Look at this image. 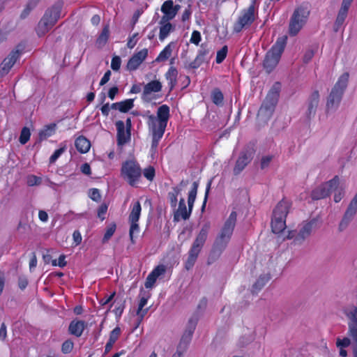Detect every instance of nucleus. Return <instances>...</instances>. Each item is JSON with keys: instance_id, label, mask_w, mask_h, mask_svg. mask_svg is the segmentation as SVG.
<instances>
[{"instance_id": "nucleus-1", "label": "nucleus", "mask_w": 357, "mask_h": 357, "mask_svg": "<svg viewBox=\"0 0 357 357\" xmlns=\"http://www.w3.org/2000/svg\"><path fill=\"white\" fill-rule=\"evenodd\" d=\"M169 107L162 105L158 108L157 116H147V125L151 134H164L169 119Z\"/></svg>"}, {"instance_id": "nucleus-2", "label": "nucleus", "mask_w": 357, "mask_h": 357, "mask_svg": "<svg viewBox=\"0 0 357 357\" xmlns=\"http://www.w3.org/2000/svg\"><path fill=\"white\" fill-rule=\"evenodd\" d=\"M236 212L232 211L229 215L228 218L224 222L218 235L215 238L214 247L215 248L218 249L220 252L225 249L231 238L234 227L236 226Z\"/></svg>"}, {"instance_id": "nucleus-3", "label": "nucleus", "mask_w": 357, "mask_h": 357, "mask_svg": "<svg viewBox=\"0 0 357 357\" xmlns=\"http://www.w3.org/2000/svg\"><path fill=\"white\" fill-rule=\"evenodd\" d=\"M197 188H198V183L196 181H195L192 183V188L188 194V209H187L184 198L181 197L180 199L178 208L174 209V221L178 222L181 220H186L190 218V216L192 213L194 203L196 199Z\"/></svg>"}, {"instance_id": "nucleus-4", "label": "nucleus", "mask_w": 357, "mask_h": 357, "mask_svg": "<svg viewBox=\"0 0 357 357\" xmlns=\"http://www.w3.org/2000/svg\"><path fill=\"white\" fill-rule=\"evenodd\" d=\"M287 43V37L278 38L271 49L266 53L264 67L267 73H271L278 65Z\"/></svg>"}, {"instance_id": "nucleus-5", "label": "nucleus", "mask_w": 357, "mask_h": 357, "mask_svg": "<svg viewBox=\"0 0 357 357\" xmlns=\"http://www.w3.org/2000/svg\"><path fill=\"white\" fill-rule=\"evenodd\" d=\"M289 207V202L282 199L275 208L271 220V228L273 233L280 234L286 228V217Z\"/></svg>"}, {"instance_id": "nucleus-6", "label": "nucleus", "mask_w": 357, "mask_h": 357, "mask_svg": "<svg viewBox=\"0 0 357 357\" xmlns=\"http://www.w3.org/2000/svg\"><path fill=\"white\" fill-rule=\"evenodd\" d=\"M281 85L279 82H275L269 90L263 104L261 105L258 116L265 119H269L278 103Z\"/></svg>"}, {"instance_id": "nucleus-7", "label": "nucleus", "mask_w": 357, "mask_h": 357, "mask_svg": "<svg viewBox=\"0 0 357 357\" xmlns=\"http://www.w3.org/2000/svg\"><path fill=\"white\" fill-rule=\"evenodd\" d=\"M61 9V5L58 4L52 6L45 12L36 28V32L39 36H44L56 24L60 17Z\"/></svg>"}, {"instance_id": "nucleus-8", "label": "nucleus", "mask_w": 357, "mask_h": 357, "mask_svg": "<svg viewBox=\"0 0 357 357\" xmlns=\"http://www.w3.org/2000/svg\"><path fill=\"white\" fill-rule=\"evenodd\" d=\"M310 15L307 6H301L294 11L289 24V33L291 36H296L306 24Z\"/></svg>"}, {"instance_id": "nucleus-9", "label": "nucleus", "mask_w": 357, "mask_h": 357, "mask_svg": "<svg viewBox=\"0 0 357 357\" xmlns=\"http://www.w3.org/2000/svg\"><path fill=\"white\" fill-rule=\"evenodd\" d=\"M142 171L139 164L133 160H129L122 164L121 175L131 186H136L139 182Z\"/></svg>"}, {"instance_id": "nucleus-10", "label": "nucleus", "mask_w": 357, "mask_h": 357, "mask_svg": "<svg viewBox=\"0 0 357 357\" xmlns=\"http://www.w3.org/2000/svg\"><path fill=\"white\" fill-rule=\"evenodd\" d=\"M257 5L252 1L248 8L243 9L239 15L237 21L234 24V31L241 32L243 29L249 27L255 20L257 15Z\"/></svg>"}, {"instance_id": "nucleus-11", "label": "nucleus", "mask_w": 357, "mask_h": 357, "mask_svg": "<svg viewBox=\"0 0 357 357\" xmlns=\"http://www.w3.org/2000/svg\"><path fill=\"white\" fill-rule=\"evenodd\" d=\"M340 179L338 176H335L333 178L326 182L312 192V198L313 199H321L328 197L334 188L339 186Z\"/></svg>"}, {"instance_id": "nucleus-12", "label": "nucleus", "mask_w": 357, "mask_h": 357, "mask_svg": "<svg viewBox=\"0 0 357 357\" xmlns=\"http://www.w3.org/2000/svg\"><path fill=\"white\" fill-rule=\"evenodd\" d=\"M314 224V220H311L310 222L302 223L300 225L298 231H289L287 238L289 239L294 238L295 241H296L298 243H301L310 236L313 230Z\"/></svg>"}, {"instance_id": "nucleus-13", "label": "nucleus", "mask_w": 357, "mask_h": 357, "mask_svg": "<svg viewBox=\"0 0 357 357\" xmlns=\"http://www.w3.org/2000/svg\"><path fill=\"white\" fill-rule=\"evenodd\" d=\"M197 325V321L195 319H190L186 326L183 334L180 340L177 349L183 351V353L186 350L188 344L191 342L192 334L195 331Z\"/></svg>"}, {"instance_id": "nucleus-14", "label": "nucleus", "mask_w": 357, "mask_h": 357, "mask_svg": "<svg viewBox=\"0 0 357 357\" xmlns=\"http://www.w3.org/2000/svg\"><path fill=\"white\" fill-rule=\"evenodd\" d=\"M253 155L252 149H246L241 152L233 170L235 175L239 174L251 162Z\"/></svg>"}, {"instance_id": "nucleus-15", "label": "nucleus", "mask_w": 357, "mask_h": 357, "mask_svg": "<svg viewBox=\"0 0 357 357\" xmlns=\"http://www.w3.org/2000/svg\"><path fill=\"white\" fill-rule=\"evenodd\" d=\"M354 0H342L341 7L338 11L333 29L334 31L337 32L340 27L343 25L348 14L349 7Z\"/></svg>"}, {"instance_id": "nucleus-16", "label": "nucleus", "mask_w": 357, "mask_h": 357, "mask_svg": "<svg viewBox=\"0 0 357 357\" xmlns=\"http://www.w3.org/2000/svg\"><path fill=\"white\" fill-rule=\"evenodd\" d=\"M319 102V93L318 91H313L307 102V110L305 112V116L308 120L314 117Z\"/></svg>"}, {"instance_id": "nucleus-17", "label": "nucleus", "mask_w": 357, "mask_h": 357, "mask_svg": "<svg viewBox=\"0 0 357 357\" xmlns=\"http://www.w3.org/2000/svg\"><path fill=\"white\" fill-rule=\"evenodd\" d=\"M357 211V192L354 197L351 201L340 223V228L341 229H345L349 222L352 220L354 215Z\"/></svg>"}, {"instance_id": "nucleus-18", "label": "nucleus", "mask_w": 357, "mask_h": 357, "mask_svg": "<svg viewBox=\"0 0 357 357\" xmlns=\"http://www.w3.org/2000/svg\"><path fill=\"white\" fill-rule=\"evenodd\" d=\"M148 56V49L144 48L134 54L127 63V69L130 71L135 70L146 59Z\"/></svg>"}, {"instance_id": "nucleus-19", "label": "nucleus", "mask_w": 357, "mask_h": 357, "mask_svg": "<svg viewBox=\"0 0 357 357\" xmlns=\"http://www.w3.org/2000/svg\"><path fill=\"white\" fill-rule=\"evenodd\" d=\"M179 8V6H174L173 1H165L161 6V11L164 14L163 16L161 17V20H162L163 22H165L166 21H169L174 19Z\"/></svg>"}, {"instance_id": "nucleus-20", "label": "nucleus", "mask_w": 357, "mask_h": 357, "mask_svg": "<svg viewBox=\"0 0 357 357\" xmlns=\"http://www.w3.org/2000/svg\"><path fill=\"white\" fill-rule=\"evenodd\" d=\"M117 130V144L119 146H123L130 139V130L126 128L125 123L122 121L116 122Z\"/></svg>"}, {"instance_id": "nucleus-21", "label": "nucleus", "mask_w": 357, "mask_h": 357, "mask_svg": "<svg viewBox=\"0 0 357 357\" xmlns=\"http://www.w3.org/2000/svg\"><path fill=\"white\" fill-rule=\"evenodd\" d=\"M161 89L162 84L160 81H151L144 86L142 93V98L145 100H150L151 99V94L153 93L160 92Z\"/></svg>"}, {"instance_id": "nucleus-22", "label": "nucleus", "mask_w": 357, "mask_h": 357, "mask_svg": "<svg viewBox=\"0 0 357 357\" xmlns=\"http://www.w3.org/2000/svg\"><path fill=\"white\" fill-rule=\"evenodd\" d=\"M20 52L18 50L12 51L10 54L3 61L0 66L3 74H7L17 60L19 59Z\"/></svg>"}, {"instance_id": "nucleus-23", "label": "nucleus", "mask_w": 357, "mask_h": 357, "mask_svg": "<svg viewBox=\"0 0 357 357\" xmlns=\"http://www.w3.org/2000/svg\"><path fill=\"white\" fill-rule=\"evenodd\" d=\"M342 94L337 92L335 90L331 91L326 102V110L334 111L335 110L341 101Z\"/></svg>"}, {"instance_id": "nucleus-24", "label": "nucleus", "mask_w": 357, "mask_h": 357, "mask_svg": "<svg viewBox=\"0 0 357 357\" xmlns=\"http://www.w3.org/2000/svg\"><path fill=\"white\" fill-rule=\"evenodd\" d=\"M342 312L347 319L348 327L357 324V307L356 305H347L343 308Z\"/></svg>"}, {"instance_id": "nucleus-25", "label": "nucleus", "mask_w": 357, "mask_h": 357, "mask_svg": "<svg viewBox=\"0 0 357 357\" xmlns=\"http://www.w3.org/2000/svg\"><path fill=\"white\" fill-rule=\"evenodd\" d=\"M86 327V323L81 320H73L69 325V333L76 337H80Z\"/></svg>"}, {"instance_id": "nucleus-26", "label": "nucleus", "mask_w": 357, "mask_h": 357, "mask_svg": "<svg viewBox=\"0 0 357 357\" xmlns=\"http://www.w3.org/2000/svg\"><path fill=\"white\" fill-rule=\"evenodd\" d=\"M211 228V224L210 222H207L205 224H204L202 227V229L198 234L197 236L196 237L195 241L193 243L199 245L201 247H203L208 236V233Z\"/></svg>"}, {"instance_id": "nucleus-27", "label": "nucleus", "mask_w": 357, "mask_h": 357, "mask_svg": "<svg viewBox=\"0 0 357 357\" xmlns=\"http://www.w3.org/2000/svg\"><path fill=\"white\" fill-rule=\"evenodd\" d=\"M206 54L207 52L206 50H200L192 61L185 63L184 67L187 69L198 68L204 63Z\"/></svg>"}, {"instance_id": "nucleus-28", "label": "nucleus", "mask_w": 357, "mask_h": 357, "mask_svg": "<svg viewBox=\"0 0 357 357\" xmlns=\"http://www.w3.org/2000/svg\"><path fill=\"white\" fill-rule=\"evenodd\" d=\"M134 107L133 99H126L123 101L112 104V109L119 110L121 112H127Z\"/></svg>"}, {"instance_id": "nucleus-29", "label": "nucleus", "mask_w": 357, "mask_h": 357, "mask_svg": "<svg viewBox=\"0 0 357 357\" xmlns=\"http://www.w3.org/2000/svg\"><path fill=\"white\" fill-rule=\"evenodd\" d=\"M148 298L147 297H142L139 300V303L138 305V308L137 310V316L138 317V321L136 324L135 328H137L140 323L142 322V319H144V316L148 312L149 308H145L144 309V307L147 304Z\"/></svg>"}, {"instance_id": "nucleus-30", "label": "nucleus", "mask_w": 357, "mask_h": 357, "mask_svg": "<svg viewBox=\"0 0 357 357\" xmlns=\"http://www.w3.org/2000/svg\"><path fill=\"white\" fill-rule=\"evenodd\" d=\"M165 76L170 90H172L177 84L178 70L174 66H170Z\"/></svg>"}, {"instance_id": "nucleus-31", "label": "nucleus", "mask_w": 357, "mask_h": 357, "mask_svg": "<svg viewBox=\"0 0 357 357\" xmlns=\"http://www.w3.org/2000/svg\"><path fill=\"white\" fill-rule=\"evenodd\" d=\"M75 146L79 152L85 153L89 151L91 143L86 137L79 136L76 139Z\"/></svg>"}, {"instance_id": "nucleus-32", "label": "nucleus", "mask_w": 357, "mask_h": 357, "mask_svg": "<svg viewBox=\"0 0 357 357\" xmlns=\"http://www.w3.org/2000/svg\"><path fill=\"white\" fill-rule=\"evenodd\" d=\"M160 33H159V39L162 41L164 40L169 34V33L173 30V26L169 22V21L163 22L162 20L160 21Z\"/></svg>"}, {"instance_id": "nucleus-33", "label": "nucleus", "mask_w": 357, "mask_h": 357, "mask_svg": "<svg viewBox=\"0 0 357 357\" xmlns=\"http://www.w3.org/2000/svg\"><path fill=\"white\" fill-rule=\"evenodd\" d=\"M172 54V43L168 44L160 52L158 56L154 60L155 63L165 62L168 60Z\"/></svg>"}, {"instance_id": "nucleus-34", "label": "nucleus", "mask_w": 357, "mask_h": 357, "mask_svg": "<svg viewBox=\"0 0 357 357\" xmlns=\"http://www.w3.org/2000/svg\"><path fill=\"white\" fill-rule=\"evenodd\" d=\"M349 74L344 73L342 74L338 79L337 82L335 84L334 87L332 89L333 90L337 91V92H340L343 94L344 89H346L348 83Z\"/></svg>"}, {"instance_id": "nucleus-35", "label": "nucleus", "mask_w": 357, "mask_h": 357, "mask_svg": "<svg viewBox=\"0 0 357 357\" xmlns=\"http://www.w3.org/2000/svg\"><path fill=\"white\" fill-rule=\"evenodd\" d=\"M269 280L270 277L268 275H260L252 285V292L253 294H257Z\"/></svg>"}, {"instance_id": "nucleus-36", "label": "nucleus", "mask_w": 357, "mask_h": 357, "mask_svg": "<svg viewBox=\"0 0 357 357\" xmlns=\"http://www.w3.org/2000/svg\"><path fill=\"white\" fill-rule=\"evenodd\" d=\"M141 211L142 207L140 203L139 202H135L132 206V210L129 215V221L138 222L140 217Z\"/></svg>"}, {"instance_id": "nucleus-37", "label": "nucleus", "mask_w": 357, "mask_h": 357, "mask_svg": "<svg viewBox=\"0 0 357 357\" xmlns=\"http://www.w3.org/2000/svg\"><path fill=\"white\" fill-rule=\"evenodd\" d=\"M56 130V124L52 123L50 125L45 126L40 132H39V137L40 140H43L47 139V137L52 136L55 132Z\"/></svg>"}, {"instance_id": "nucleus-38", "label": "nucleus", "mask_w": 357, "mask_h": 357, "mask_svg": "<svg viewBox=\"0 0 357 357\" xmlns=\"http://www.w3.org/2000/svg\"><path fill=\"white\" fill-rule=\"evenodd\" d=\"M109 27L108 26H106L103 28L100 35L99 36L96 41V44L99 47H102L107 43L109 38Z\"/></svg>"}, {"instance_id": "nucleus-39", "label": "nucleus", "mask_w": 357, "mask_h": 357, "mask_svg": "<svg viewBox=\"0 0 357 357\" xmlns=\"http://www.w3.org/2000/svg\"><path fill=\"white\" fill-rule=\"evenodd\" d=\"M181 193H179V189L178 188H172V190L168 192L167 199H168V200H169V202L170 203L171 207L173 209H175L176 207V205H177V197Z\"/></svg>"}, {"instance_id": "nucleus-40", "label": "nucleus", "mask_w": 357, "mask_h": 357, "mask_svg": "<svg viewBox=\"0 0 357 357\" xmlns=\"http://www.w3.org/2000/svg\"><path fill=\"white\" fill-rule=\"evenodd\" d=\"M66 142H64L60 144V148L56 149L50 158V162L54 163L61 156V155L66 150Z\"/></svg>"}, {"instance_id": "nucleus-41", "label": "nucleus", "mask_w": 357, "mask_h": 357, "mask_svg": "<svg viewBox=\"0 0 357 357\" xmlns=\"http://www.w3.org/2000/svg\"><path fill=\"white\" fill-rule=\"evenodd\" d=\"M212 101L216 105H222L223 102V94L221 91L218 89H215L211 93Z\"/></svg>"}, {"instance_id": "nucleus-42", "label": "nucleus", "mask_w": 357, "mask_h": 357, "mask_svg": "<svg viewBox=\"0 0 357 357\" xmlns=\"http://www.w3.org/2000/svg\"><path fill=\"white\" fill-rule=\"evenodd\" d=\"M130 222V228L129 231V235L130 238V241L132 243H135V238L137 237L139 233V227L137 222Z\"/></svg>"}, {"instance_id": "nucleus-43", "label": "nucleus", "mask_w": 357, "mask_h": 357, "mask_svg": "<svg viewBox=\"0 0 357 357\" xmlns=\"http://www.w3.org/2000/svg\"><path fill=\"white\" fill-rule=\"evenodd\" d=\"M31 132L28 128L24 127L22 128L19 141L22 144H25L30 139Z\"/></svg>"}, {"instance_id": "nucleus-44", "label": "nucleus", "mask_w": 357, "mask_h": 357, "mask_svg": "<svg viewBox=\"0 0 357 357\" xmlns=\"http://www.w3.org/2000/svg\"><path fill=\"white\" fill-rule=\"evenodd\" d=\"M42 183V178L35 175H29L26 177V183L29 186L39 185Z\"/></svg>"}, {"instance_id": "nucleus-45", "label": "nucleus", "mask_w": 357, "mask_h": 357, "mask_svg": "<svg viewBox=\"0 0 357 357\" xmlns=\"http://www.w3.org/2000/svg\"><path fill=\"white\" fill-rule=\"evenodd\" d=\"M273 158V156L271 155H263L260 160V168L261 169L267 168L270 165Z\"/></svg>"}, {"instance_id": "nucleus-46", "label": "nucleus", "mask_w": 357, "mask_h": 357, "mask_svg": "<svg viewBox=\"0 0 357 357\" xmlns=\"http://www.w3.org/2000/svg\"><path fill=\"white\" fill-rule=\"evenodd\" d=\"M227 54V47L225 45L217 52L216 63H221L225 59Z\"/></svg>"}, {"instance_id": "nucleus-47", "label": "nucleus", "mask_w": 357, "mask_h": 357, "mask_svg": "<svg viewBox=\"0 0 357 357\" xmlns=\"http://www.w3.org/2000/svg\"><path fill=\"white\" fill-rule=\"evenodd\" d=\"M121 334V329L119 327L114 328L109 334L108 342L114 344L116 341L119 339Z\"/></svg>"}, {"instance_id": "nucleus-48", "label": "nucleus", "mask_w": 357, "mask_h": 357, "mask_svg": "<svg viewBox=\"0 0 357 357\" xmlns=\"http://www.w3.org/2000/svg\"><path fill=\"white\" fill-rule=\"evenodd\" d=\"M144 176L149 181H151L155 177V169L152 166L145 168L142 172Z\"/></svg>"}, {"instance_id": "nucleus-49", "label": "nucleus", "mask_w": 357, "mask_h": 357, "mask_svg": "<svg viewBox=\"0 0 357 357\" xmlns=\"http://www.w3.org/2000/svg\"><path fill=\"white\" fill-rule=\"evenodd\" d=\"M348 335L354 341L355 344H357V324L348 327Z\"/></svg>"}, {"instance_id": "nucleus-50", "label": "nucleus", "mask_w": 357, "mask_h": 357, "mask_svg": "<svg viewBox=\"0 0 357 357\" xmlns=\"http://www.w3.org/2000/svg\"><path fill=\"white\" fill-rule=\"evenodd\" d=\"M333 191L335 192L334 195V201L335 202L337 203L341 201V199L343 198L344 195V191L342 188H338V186L336 188H334Z\"/></svg>"}, {"instance_id": "nucleus-51", "label": "nucleus", "mask_w": 357, "mask_h": 357, "mask_svg": "<svg viewBox=\"0 0 357 357\" xmlns=\"http://www.w3.org/2000/svg\"><path fill=\"white\" fill-rule=\"evenodd\" d=\"M73 342L71 340H68L62 344L61 351L63 354H69L73 350Z\"/></svg>"}, {"instance_id": "nucleus-52", "label": "nucleus", "mask_w": 357, "mask_h": 357, "mask_svg": "<svg viewBox=\"0 0 357 357\" xmlns=\"http://www.w3.org/2000/svg\"><path fill=\"white\" fill-rule=\"evenodd\" d=\"M121 59L119 56H114L111 61V68L114 71H118L121 68Z\"/></svg>"}, {"instance_id": "nucleus-53", "label": "nucleus", "mask_w": 357, "mask_h": 357, "mask_svg": "<svg viewBox=\"0 0 357 357\" xmlns=\"http://www.w3.org/2000/svg\"><path fill=\"white\" fill-rule=\"evenodd\" d=\"M89 196L92 200L95 202H99L101 199L100 193L97 188L90 189L89 192Z\"/></svg>"}, {"instance_id": "nucleus-54", "label": "nucleus", "mask_w": 357, "mask_h": 357, "mask_svg": "<svg viewBox=\"0 0 357 357\" xmlns=\"http://www.w3.org/2000/svg\"><path fill=\"white\" fill-rule=\"evenodd\" d=\"M116 230V225L112 224L109 225V227L107 229L106 232L103 237V241H108L114 234Z\"/></svg>"}, {"instance_id": "nucleus-55", "label": "nucleus", "mask_w": 357, "mask_h": 357, "mask_svg": "<svg viewBox=\"0 0 357 357\" xmlns=\"http://www.w3.org/2000/svg\"><path fill=\"white\" fill-rule=\"evenodd\" d=\"M158 278L155 276L151 272L149 273V275L147 276L144 286L146 288H151L153 284H155L156 280Z\"/></svg>"}, {"instance_id": "nucleus-56", "label": "nucleus", "mask_w": 357, "mask_h": 357, "mask_svg": "<svg viewBox=\"0 0 357 357\" xmlns=\"http://www.w3.org/2000/svg\"><path fill=\"white\" fill-rule=\"evenodd\" d=\"M351 340L349 337H344L343 339L337 338L336 345L338 348H345L349 346Z\"/></svg>"}, {"instance_id": "nucleus-57", "label": "nucleus", "mask_w": 357, "mask_h": 357, "mask_svg": "<svg viewBox=\"0 0 357 357\" xmlns=\"http://www.w3.org/2000/svg\"><path fill=\"white\" fill-rule=\"evenodd\" d=\"M166 271V267L165 266L161 264L157 266L152 271L151 273L156 276V278H158L159 276L163 275Z\"/></svg>"}, {"instance_id": "nucleus-58", "label": "nucleus", "mask_w": 357, "mask_h": 357, "mask_svg": "<svg viewBox=\"0 0 357 357\" xmlns=\"http://www.w3.org/2000/svg\"><path fill=\"white\" fill-rule=\"evenodd\" d=\"M197 257L188 254V259L185 263V268L187 270L191 269L193 267V266L195 265V261H197Z\"/></svg>"}, {"instance_id": "nucleus-59", "label": "nucleus", "mask_w": 357, "mask_h": 357, "mask_svg": "<svg viewBox=\"0 0 357 357\" xmlns=\"http://www.w3.org/2000/svg\"><path fill=\"white\" fill-rule=\"evenodd\" d=\"M202 248V247L197 245L195 243H192V245L190 249L188 254L197 258Z\"/></svg>"}, {"instance_id": "nucleus-60", "label": "nucleus", "mask_w": 357, "mask_h": 357, "mask_svg": "<svg viewBox=\"0 0 357 357\" xmlns=\"http://www.w3.org/2000/svg\"><path fill=\"white\" fill-rule=\"evenodd\" d=\"M152 135V142H151V146L153 147V149H157L159 142L162 137L164 134H151Z\"/></svg>"}, {"instance_id": "nucleus-61", "label": "nucleus", "mask_w": 357, "mask_h": 357, "mask_svg": "<svg viewBox=\"0 0 357 357\" xmlns=\"http://www.w3.org/2000/svg\"><path fill=\"white\" fill-rule=\"evenodd\" d=\"M201 34L198 31H194L192 33L190 42L193 44L198 45L201 40Z\"/></svg>"}, {"instance_id": "nucleus-62", "label": "nucleus", "mask_w": 357, "mask_h": 357, "mask_svg": "<svg viewBox=\"0 0 357 357\" xmlns=\"http://www.w3.org/2000/svg\"><path fill=\"white\" fill-rule=\"evenodd\" d=\"M107 211V206L106 204H102L98 210V216L102 220L105 219V215Z\"/></svg>"}, {"instance_id": "nucleus-63", "label": "nucleus", "mask_w": 357, "mask_h": 357, "mask_svg": "<svg viewBox=\"0 0 357 357\" xmlns=\"http://www.w3.org/2000/svg\"><path fill=\"white\" fill-rule=\"evenodd\" d=\"M35 6V3H29L26 6V7L24 9L21 14V17L25 18L30 13V11L33 9V8Z\"/></svg>"}, {"instance_id": "nucleus-64", "label": "nucleus", "mask_w": 357, "mask_h": 357, "mask_svg": "<svg viewBox=\"0 0 357 357\" xmlns=\"http://www.w3.org/2000/svg\"><path fill=\"white\" fill-rule=\"evenodd\" d=\"M7 337V328L4 323H2L0 327V340L4 341Z\"/></svg>"}]
</instances>
